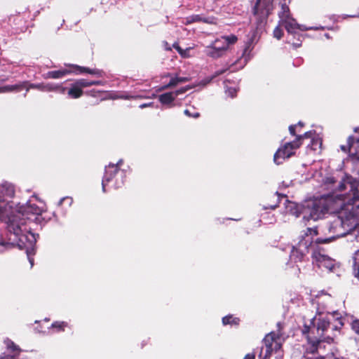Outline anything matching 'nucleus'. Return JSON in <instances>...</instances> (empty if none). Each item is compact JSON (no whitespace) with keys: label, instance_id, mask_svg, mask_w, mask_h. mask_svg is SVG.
Wrapping results in <instances>:
<instances>
[{"label":"nucleus","instance_id":"1","mask_svg":"<svg viewBox=\"0 0 359 359\" xmlns=\"http://www.w3.org/2000/svg\"><path fill=\"white\" fill-rule=\"evenodd\" d=\"M333 177L324 180L325 189L332 191L325 198L310 199L303 204L286 200L285 212L304 219L317 220L326 212H337V217L332 222L329 231L333 238L344 236L354 230L359 223V182L351 176H346L337 185Z\"/></svg>","mask_w":359,"mask_h":359},{"label":"nucleus","instance_id":"2","mask_svg":"<svg viewBox=\"0 0 359 359\" xmlns=\"http://www.w3.org/2000/svg\"><path fill=\"white\" fill-rule=\"evenodd\" d=\"M14 194L13 184H0V221L7 224V231L16 229L20 225L27 230V224H42L46 222V205L42 201L32 196L26 203L21 204L11 201Z\"/></svg>","mask_w":359,"mask_h":359},{"label":"nucleus","instance_id":"3","mask_svg":"<svg viewBox=\"0 0 359 359\" xmlns=\"http://www.w3.org/2000/svg\"><path fill=\"white\" fill-rule=\"evenodd\" d=\"M35 225L36 224H27V230L25 229V226L20 225L19 227H16V229L7 231L8 233L6 236L0 232V252L13 246L25 250L31 267H32L34 259L31 255L34 253V245L37 238H36L34 233L32 232V229Z\"/></svg>","mask_w":359,"mask_h":359},{"label":"nucleus","instance_id":"4","mask_svg":"<svg viewBox=\"0 0 359 359\" xmlns=\"http://www.w3.org/2000/svg\"><path fill=\"white\" fill-rule=\"evenodd\" d=\"M312 135V132H306L304 135H298L294 141L285 144L284 146L279 148L274 154V163L277 165H280L285 159L292 156L294 154V150L299 148L302 144L301 140L305 138H310Z\"/></svg>","mask_w":359,"mask_h":359},{"label":"nucleus","instance_id":"5","mask_svg":"<svg viewBox=\"0 0 359 359\" xmlns=\"http://www.w3.org/2000/svg\"><path fill=\"white\" fill-rule=\"evenodd\" d=\"M237 41V36L233 34L222 36L215 39L210 45L208 46L205 48V53L211 57H219L223 55L229 45L234 44Z\"/></svg>","mask_w":359,"mask_h":359},{"label":"nucleus","instance_id":"6","mask_svg":"<svg viewBox=\"0 0 359 359\" xmlns=\"http://www.w3.org/2000/svg\"><path fill=\"white\" fill-rule=\"evenodd\" d=\"M317 235V230L315 229L308 228L305 237L301 239L297 246L292 247L290 257L294 259L300 260L308 251L309 246L312 243V236Z\"/></svg>","mask_w":359,"mask_h":359},{"label":"nucleus","instance_id":"7","mask_svg":"<svg viewBox=\"0 0 359 359\" xmlns=\"http://www.w3.org/2000/svg\"><path fill=\"white\" fill-rule=\"evenodd\" d=\"M282 333H276L272 331L264 337L263 342L266 347V353L264 358H270L272 353H277L282 348Z\"/></svg>","mask_w":359,"mask_h":359},{"label":"nucleus","instance_id":"8","mask_svg":"<svg viewBox=\"0 0 359 359\" xmlns=\"http://www.w3.org/2000/svg\"><path fill=\"white\" fill-rule=\"evenodd\" d=\"M280 22L283 25L285 29L288 33L295 34L297 30L306 31V30H317L319 29H323V27H306L303 25H299L297 23L296 20L291 17L283 18V20L280 21Z\"/></svg>","mask_w":359,"mask_h":359},{"label":"nucleus","instance_id":"9","mask_svg":"<svg viewBox=\"0 0 359 359\" xmlns=\"http://www.w3.org/2000/svg\"><path fill=\"white\" fill-rule=\"evenodd\" d=\"M313 258L316 261L319 267L325 268L329 271H334L336 268L339 267L335 260L320 252H314Z\"/></svg>","mask_w":359,"mask_h":359},{"label":"nucleus","instance_id":"10","mask_svg":"<svg viewBox=\"0 0 359 359\" xmlns=\"http://www.w3.org/2000/svg\"><path fill=\"white\" fill-rule=\"evenodd\" d=\"M344 151H348L353 161H359V137L351 136L348 139V145L341 146Z\"/></svg>","mask_w":359,"mask_h":359},{"label":"nucleus","instance_id":"11","mask_svg":"<svg viewBox=\"0 0 359 359\" xmlns=\"http://www.w3.org/2000/svg\"><path fill=\"white\" fill-rule=\"evenodd\" d=\"M122 163V160L118 161L116 164L109 163L105 168V173L102 181V187L103 192H106V187L109 183L115 174L118 170V167Z\"/></svg>","mask_w":359,"mask_h":359},{"label":"nucleus","instance_id":"12","mask_svg":"<svg viewBox=\"0 0 359 359\" xmlns=\"http://www.w3.org/2000/svg\"><path fill=\"white\" fill-rule=\"evenodd\" d=\"M29 88H36L41 91L45 92H58L60 93L64 94L66 91V88L63 87L61 84L54 83H31L29 84L27 90Z\"/></svg>","mask_w":359,"mask_h":359},{"label":"nucleus","instance_id":"13","mask_svg":"<svg viewBox=\"0 0 359 359\" xmlns=\"http://www.w3.org/2000/svg\"><path fill=\"white\" fill-rule=\"evenodd\" d=\"M259 36L257 30H253L245 43V48L243 53L245 64L250 59V53L253 49L254 45L258 41Z\"/></svg>","mask_w":359,"mask_h":359},{"label":"nucleus","instance_id":"14","mask_svg":"<svg viewBox=\"0 0 359 359\" xmlns=\"http://www.w3.org/2000/svg\"><path fill=\"white\" fill-rule=\"evenodd\" d=\"M272 9V0H257L254 8L255 15L260 13L262 16L266 17Z\"/></svg>","mask_w":359,"mask_h":359},{"label":"nucleus","instance_id":"15","mask_svg":"<svg viewBox=\"0 0 359 359\" xmlns=\"http://www.w3.org/2000/svg\"><path fill=\"white\" fill-rule=\"evenodd\" d=\"M83 86L79 79L76 80L74 83L71 84L70 88L67 90L69 97L72 99H77L83 95Z\"/></svg>","mask_w":359,"mask_h":359},{"label":"nucleus","instance_id":"16","mask_svg":"<svg viewBox=\"0 0 359 359\" xmlns=\"http://www.w3.org/2000/svg\"><path fill=\"white\" fill-rule=\"evenodd\" d=\"M200 22H203L208 23V24L215 23L214 18H205L201 17L200 15H192L188 16L186 18H184L183 23L184 25H190L191 23Z\"/></svg>","mask_w":359,"mask_h":359},{"label":"nucleus","instance_id":"17","mask_svg":"<svg viewBox=\"0 0 359 359\" xmlns=\"http://www.w3.org/2000/svg\"><path fill=\"white\" fill-rule=\"evenodd\" d=\"M4 344L6 346L7 351L11 353L12 355H15V358H17L20 355V353L22 350L20 348V346L15 344L11 339L9 338H6L4 340Z\"/></svg>","mask_w":359,"mask_h":359},{"label":"nucleus","instance_id":"18","mask_svg":"<svg viewBox=\"0 0 359 359\" xmlns=\"http://www.w3.org/2000/svg\"><path fill=\"white\" fill-rule=\"evenodd\" d=\"M189 81V79L188 77H178V76H175L174 78H172L170 79V82L167 85H165L164 86H162L160 88V90H165V89H168V88L176 86L179 83H184V82H187V81Z\"/></svg>","mask_w":359,"mask_h":359},{"label":"nucleus","instance_id":"19","mask_svg":"<svg viewBox=\"0 0 359 359\" xmlns=\"http://www.w3.org/2000/svg\"><path fill=\"white\" fill-rule=\"evenodd\" d=\"M175 98V94L172 92L165 93L158 96V100L162 104L169 106H172V103Z\"/></svg>","mask_w":359,"mask_h":359},{"label":"nucleus","instance_id":"20","mask_svg":"<svg viewBox=\"0 0 359 359\" xmlns=\"http://www.w3.org/2000/svg\"><path fill=\"white\" fill-rule=\"evenodd\" d=\"M74 67H75L79 71L76 72V74L88 73L90 74L97 75L98 76H102V72L97 69H90L78 65H74Z\"/></svg>","mask_w":359,"mask_h":359},{"label":"nucleus","instance_id":"21","mask_svg":"<svg viewBox=\"0 0 359 359\" xmlns=\"http://www.w3.org/2000/svg\"><path fill=\"white\" fill-rule=\"evenodd\" d=\"M69 73H70V72L68 70H66V69L57 70V71H50L46 74V75L44 76V78L45 79H60Z\"/></svg>","mask_w":359,"mask_h":359},{"label":"nucleus","instance_id":"22","mask_svg":"<svg viewBox=\"0 0 359 359\" xmlns=\"http://www.w3.org/2000/svg\"><path fill=\"white\" fill-rule=\"evenodd\" d=\"M349 324L351 330L357 335H359V318L355 316H351Z\"/></svg>","mask_w":359,"mask_h":359},{"label":"nucleus","instance_id":"23","mask_svg":"<svg viewBox=\"0 0 359 359\" xmlns=\"http://www.w3.org/2000/svg\"><path fill=\"white\" fill-rule=\"evenodd\" d=\"M344 320H345V318L342 316H340V317L337 318L335 320V321L333 324H332L330 323V325L329 327H330L332 326V329L333 330H339V331L344 325Z\"/></svg>","mask_w":359,"mask_h":359},{"label":"nucleus","instance_id":"24","mask_svg":"<svg viewBox=\"0 0 359 359\" xmlns=\"http://www.w3.org/2000/svg\"><path fill=\"white\" fill-rule=\"evenodd\" d=\"M322 145V141L318 137H313L311 140V144L309 147L313 151H318L320 149Z\"/></svg>","mask_w":359,"mask_h":359},{"label":"nucleus","instance_id":"25","mask_svg":"<svg viewBox=\"0 0 359 359\" xmlns=\"http://www.w3.org/2000/svg\"><path fill=\"white\" fill-rule=\"evenodd\" d=\"M279 17L280 19V21L283 20V18H289L290 13H289V8L287 6L283 4L281 7V11L279 13Z\"/></svg>","mask_w":359,"mask_h":359},{"label":"nucleus","instance_id":"26","mask_svg":"<svg viewBox=\"0 0 359 359\" xmlns=\"http://www.w3.org/2000/svg\"><path fill=\"white\" fill-rule=\"evenodd\" d=\"M79 80H80L83 88L90 87V86H94V85H102V82L101 81H88L83 79H81Z\"/></svg>","mask_w":359,"mask_h":359},{"label":"nucleus","instance_id":"27","mask_svg":"<svg viewBox=\"0 0 359 359\" xmlns=\"http://www.w3.org/2000/svg\"><path fill=\"white\" fill-rule=\"evenodd\" d=\"M359 254V250L355 252L354 260L355 263L353 265V274L355 277L358 278L359 279V266L357 264V260L358 259V256Z\"/></svg>","mask_w":359,"mask_h":359},{"label":"nucleus","instance_id":"28","mask_svg":"<svg viewBox=\"0 0 359 359\" xmlns=\"http://www.w3.org/2000/svg\"><path fill=\"white\" fill-rule=\"evenodd\" d=\"M224 72V71H221V72H215V74L212 76L211 77H208V78H205L204 79H203L201 82H200V85L203 86H206L208 83H209L215 77H216L217 76L222 74Z\"/></svg>","mask_w":359,"mask_h":359},{"label":"nucleus","instance_id":"29","mask_svg":"<svg viewBox=\"0 0 359 359\" xmlns=\"http://www.w3.org/2000/svg\"><path fill=\"white\" fill-rule=\"evenodd\" d=\"M192 88H193V86H187L185 87H182L180 89L177 90L172 93H173V94H175V97H177L178 95L185 93L187 90L191 89Z\"/></svg>","mask_w":359,"mask_h":359},{"label":"nucleus","instance_id":"30","mask_svg":"<svg viewBox=\"0 0 359 359\" xmlns=\"http://www.w3.org/2000/svg\"><path fill=\"white\" fill-rule=\"evenodd\" d=\"M66 326V323L65 322H55L52 323L50 325H47V328L49 329L50 327L57 328L59 330H63V327Z\"/></svg>","mask_w":359,"mask_h":359},{"label":"nucleus","instance_id":"31","mask_svg":"<svg viewBox=\"0 0 359 359\" xmlns=\"http://www.w3.org/2000/svg\"><path fill=\"white\" fill-rule=\"evenodd\" d=\"M236 92L237 90L235 87H226L225 93L231 97H233L236 95Z\"/></svg>","mask_w":359,"mask_h":359},{"label":"nucleus","instance_id":"32","mask_svg":"<svg viewBox=\"0 0 359 359\" xmlns=\"http://www.w3.org/2000/svg\"><path fill=\"white\" fill-rule=\"evenodd\" d=\"M283 36V31L279 27H276L273 30V36L277 39H280Z\"/></svg>","mask_w":359,"mask_h":359},{"label":"nucleus","instance_id":"33","mask_svg":"<svg viewBox=\"0 0 359 359\" xmlns=\"http://www.w3.org/2000/svg\"><path fill=\"white\" fill-rule=\"evenodd\" d=\"M66 202L69 206H70L72 204L73 199L71 197H64L60 199V201L58 203L59 205H61L62 203Z\"/></svg>","mask_w":359,"mask_h":359},{"label":"nucleus","instance_id":"34","mask_svg":"<svg viewBox=\"0 0 359 359\" xmlns=\"http://www.w3.org/2000/svg\"><path fill=\"white\" fill-rule=\"evenodd\" d=\"M184 114L189 117L193 118H198L200 116V114L198 112L191 113L189 109H185L184 111Z\"/></svg>","mask_w":359,"mask_h":359},{"label":"nucleus","instance_id":"35","mask_svg":"<svg viewBox=\"0 0 359 359\" xmlns=\"http://www.w3.org/2000/svg\"><path fill=\"white\" fill-rule=\"evenodd\" d=\"M233 316H224L222 318V323L224 325L230 324L231 323Z\"/></svg>","mask_w":359,"mask_h":359},{"label":"nucleus","instance_id":"36","mask_svg":"<svg viewBox=\"0 0 359 359\" xmlns=\"http://www.w3.org/2000/svg\"><path fill=\"white\" fill-rule=\"evenodd\" d=\"M302 126H303V124L302 123V122H299L298 125H297V126H290L289 127V130H290V134L292 135H295V131H294L295 128L297 126H301L302 127Z\"/></svg>","mask_w":359,"mask_h":359},{"label":"nucleus","instance_id":"37","mask_svg":"<svg viewBox=\"0 0 359 359\" xmlns=\"http://www.w3.org/2000/svg\"><path fill=\"white\" fill-rule=\"evenodd\" d=\"M17 88H18V86H7L2 88V92L12 91Z\"/></svg>","mask_w":359,"mask_h":359},{"label":"nucleus","instance_id":"38","mask_svg":"<svg viewBox=\"0 0 359 359\" xmlns=\"http://www.w3.org/2000/svg\"><path fill=\"white\" fill-rule=\"evenodd\" d=\"M283 327H284V325L283 323H280V322H278L277 323V332H276V333H282V330L283 329Z\"/></svg>","mask_w":359,"mask_h":359},{"label":"nucleus","instance_id":"39","mask_svg":"<svg viewBox=\"0 0 359 359\" xmlns=\"http://www.w3.org/2000/svg\"><path fill=\"white\" fill-rule=\"evenodd\" d=\"M173 48H175L180 54V53H182V52H183V49H182V48L180 47V46L178 45V43H175L173 44Z\"/></svg>","mask_w":359,"mask_h":359},{"label":"nucleus","instance_id":"40","mask_svg":"<svg viewBox=\"0 0 359 359\" xmlns=\"http://www.w3.org/2000/svg\"><path fill=\"white\" fill-rule=\"evenodd\" d=\"M173 48H175L180 54V53H182V52H183V49H182V48L180 47V46L178 45V43H175L173 44Z\"/></svg>","mask_w":359,"mask_h":359},{"label":"nucleus","instance_id":"41","mask_svg":"<svg viewBox=\"0 0 359 359\" xmlns=\"http://www.w3.org/2000/svg\"><path fill=\"white\" fill-rule=\"evenodd\" d=\"M173 48H175L180 54V53H182V52H183V49H182V48L180 47V46L178 45V43H175L173 44Z\"/></svg>","mask_w":359,"mask_h":359},{"label":"nucleus","instance_id":"42","mask_svg":"<svg viewBox=\"0 0 359 359\" xmlns=\"http://www.w3.org/2000/svg\"><path fill=\"white\" fill-rule=\"evenodd\" d=\"M243 359H255V354L254 353H248Z\"/></svg>","mask_w":359,"mask_h":359},{"label":"nucleus","instance_id":"43","mask_svg":"<svg viewBox=\"0 0 359 359\" xmlns=\"http://www.w3.org/2000/svg\"><path fill=\"white\" fill-rule=\"evenodd\" d=\"M189 50H190V48H187V49H186V50H183L182 53H180V55H181L182 57H189V54H188V53H189Z\"/></svg>","mask_w":359,"mask_h":359},{"label":"nucleus","instance_id":"44","mask_svg":"<svg viewBox=\"0 0 359 359\" xmlns=\"http://www.w3.org/2000/svg\"><path fill=\"white\" fill-rule=\"evenodd\" d=\"M0 359H16V358H15V355H6L0 358Z\"/></svg>","mask_w":359,"mask_h":359},{"label":"nucleus","instance_id":"45","mask_svg":"<svg viewBox=\"0 0 359 359\" xmlns=\"http://www.w3.org/2000/svg\"><path fill=\"white\" fill-rule=\"evenodd\" d=\"M151 106H152V102H149V103H147V104H142L140 105V107L141 109H143V108L151 107Z\"/></svg>","mask_w":359,"mask_h":359},{"label":"nucleus","instance_id":"46","mask_svg":"<svg viewBox=\"0 0 359 359\" xmlns=\"http://www.w3.org/2000/svg\"><path fill=\"white\" fill-rule=\"evenodd\" d=\"M323 313H324L323 310L320 309V308H317L316 314L320 315V314H323Z\"/></svg>","mask_w":359,"mask_h":359},{"label":"nucleus","instance_id":"47","mask_svg":"<svg viewBox=\"0 0 359 359\" xmlns=\"http://www.w3.org/2000/svg\"><path fill=\"white\" fill-rule=\"evenodd\" d=\"M331 241H332V238H327V239L323 240H323H318V243H323V242H325L326 243V242H330Z\"/></svg>","mask_w":359,"mask_h":359},{"label":"nucleus","instance_id":"48","mask_svg":"<svg viewBox=\"0 0 359 359\" xmlns=\"http://www.w3.org/2000/svg\"><path fill=\"white\" fill-rule=\"evenodd\" d=\"M165 48L168 50H171V48L170 46L168 45V43L167 42H165Z\"/></svg>","mask_w":359,"mask_h":359},{"label":"nucleus","instance_id":"49","mask_svg":"<svg viewBox=\"0 0 359 359\" xmlns=\"http://www.w3.org/2000/svg\"><path fill=\"white\" fill-rule=\"evenodd\" d=\"M120 186H121V184H117V183H116V184H115V185H114V187L115 189H116V188L119 187Z\"/></svg>","mask_w":359,"mask_h":359},{"label":"nucleus","instance_id":"50","mask_svg":"<svg viewBox=\"0 0 359 359\" xmlns=\"http://www.w3.org/2000/svg\"><path fill=\"white\" fill-rule=\"evenodd\" d=\"M44 323H49V319H48V318H46L44 319Z\"/></svg>","mask_w":359,"mask_h":359},{"label":"nucleus","instance_id":"51","mask_svg":"<svg viewBox=\"0 0 359 359\" xmlns=\"http://www.w3.org/2000/svg\"><path fill=\"white\" fill-rule=\"evenodd\" d=\"M313 304H318H318H319V301H316V300H315V301H313Z\"/></svg>","mask_w":359,"mask_h":359},{"label":"nucleus","instance_id":"52","mask_svg":"<svg viewBox=\"0 0 359 359\" xmlns=\"http://www.w3.org/2000/svg\"><path fill=\"white\" fill-rule=\"evenodd\" d=\"M325 36L327 38V39H330V36L328 34H325Z\"/></svg>","mask_w":359,"mask_h":359},{"label":"nucleus","instance_id":"53","mask_svg":"<svg viewBox=\"0 0 359 359\" xmlns=\"http://www.w3.org/2000/svg\"><path fill=\"white\" fill-rule=\"evenodd\" d=\"M294 46L295 47H299V46H300V44H299V43H294Z\"/></svg>","mask_w":359,"mask_h":359},{"label":"nucleus","instance_id":"54","mask_svg":"<svg viewBox=\"0 0 359 359\" xmlns=\"http://www.w3.org/2000/svg\"><path fill=\"white\" fill-rule=\"evenodd\" d=\"M276 205H272V206H271V208L274 209V208H276Z\"/></svg>","mask_w":359,"mask_h":359},{"label":"nucleus","instance_id":"55","mask_svg":"<svg viewBox=\"0 0 359 359\" xmlns=\"http://www.w3.org/2000/svg\"><path fill=\"white\" fill-rule=\"evenodd\" d=\"M352 17H359V13L358 15H354Z\"/></svg>","mask_w":359,"mask_h":359},{"label":"nucleus","instance_id":"56","mask_svg":"<svg viewBox=\"0 0 359 359\" xmlns=\"http://www.w3.org/2000/svg\"><path fill=\"white\" fill-rule=\"evenodd\" d=\"M332 314L335 315V314H337V313L335 311H334Z\"/></svg>","mask_w":359,"mask_h":359}]
</instances>
